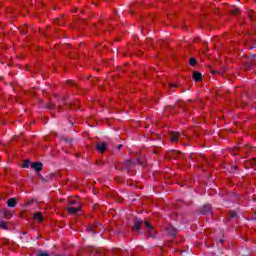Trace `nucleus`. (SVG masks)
<instances>
[{
    "label": "nucleus",
    "instance_id": "f257e3e1",
    "mask_svg": "<svg viewBox=\"0 0 256 256\" xmlns=\"http://www.w3.org/2000/svg\"><path fill=\"white\" fill-rule=\"evenodd\" d=\"M70 205H74L68 208V213L71 215H79L81 213V203L77 202V200H70Z\"/></svg>",
    "mask_w": 256,
    "mask_h": 256
},
{
    "label": "nucleus",
    "instance_id": "f03ea898",
    "mask_svg": "<svg viewBox=\"0 0 256 256\" xmlns=\"http://www.w3.org/2000/svg\"><path fill=\"white\" fill-rule=\"evenodd\" d=\"M144 225L147 229V234L149 237H155V235H157V232H155V228H153L151 224H149V222H144Z\"/></svg>",
    "mask_w": 256,
    "mask_h": 256
},
{
    "label": "nucleus",
    "instance_id": "7ed1b4c3",
    "mask_svg": "<svg viewBox=\"0 0 256 256\" xmlns=\"http://www.w3.org/2000/svg\"><path fill=\"white\" fill-rule=\"evenodd\" d=\"M30 167L36 171V173H39L43 170V163L41 162H31Z\"/></svg>",
    "mask_w": 256,
    "mask_h": 256
},
{
    "label": "nucleus",
    "instance_id": "20e7f679",
    "mask_svg": "<svg viewBox=\"0 0 256 256\" xmlns=\"http://www.w3.org/2000/svg\"><path fill=\"white\" fill-rule=\"evenodd\" d=\"M143 225V220L135 219L134 220V227L132 228L133 231H139L141 229V226Z\"/></svg>",
    "mask_w": 256,
    "mask_h": 256
},
{
    "label": "nucleus",
    "instance_id": "39448f33",
    "mask_svg": "<svg viewBox=\"0 0 256 256\" xmlns=\"http://www.w3.org/2000/svg\"><path fill=\"white\" fill-rule=\"evenodd\" d=\"M97 150L100 151V153H105V150L107 149V144L105 142H100L96 146Z\"/></svg>",
    "mask_w": 256,
    "mask_h": 256
},
{
    "label": "nucleus",
    "instance_id": "423d86ee",
    "mask_svg": "<svg viewBox=\"0 0 256 256\" xmlns=\"http://www.w3.org/2000/svg\"><path fill=\"white\" fill-rule=\"evenodd\" d=\"M202 215H209L211 213V205L207 204L201 209Z\"/></svg>",
    "mask_w": 256,
    "mask_h": 256
},
{
    "label": "nucleus",
    "instance_id": "0eeeda50",
    "mask_svg": "<svg viewBox=\"0 0 256 256\" xmlns=\"http://www.w3.org/2000/svg\"><path fill=\"white\" fill-rule=\"evenodd\" d=\"M101 229V224L100 225H91L87 227V231H89V233H97V229Z\"/></svg>",
    "mask_w": 256,
    "mask_h": 256
},
{
    "label": "nucleus",
    "instance_id": "6e6552de",
    "mask_svg": "<svg viewBox=\"0 0 256 256\" xmlns=\"http://www.w3.org/2000/svg\"><path fill=\"white\" fill-rule=\"evenodd\" d=\"M3 215H4L5 219H11L13 217V212H11L9 210H4Z\"/></svg>",
    "mask_w": 256,
    "mask_h": 256
},
{
    "label": "nucleus",
    "instance_id": "1a4fd4ad",
    "mask_svg": "<svg viewBox=\"0 0 256 256\" xmlns=\"http://www.w3.org/2000/svg\"><path fill=\"white\" fill-rule=\"evenodd\" d=\"M34 219H35L36 221H38L39 223H41V222L43 221V215H42L41 213H39V212H36V213L34 214Z\"/></svg>",
    "mask_w": 256,
    "mask_h": 256
},
{
    "label": "nucleus",
    "instance_id": "9d476101",
    "mask_svg": "<svg viewBox=\"0 0 256 256\" xmlns=\"http://www.w3.org/2000/svg\"><path fill=\"white\" fill-rule=\"evenodd\" d=\"M202 77H203V75H201V73H199V72H194L193 73L194 81H201Z\"/></svg>",
    "mask_w": 256,
    "mask_h": 256
},
{
    "label": "nucleus",
    "instance_id": "9b49d317",
    "mask_svg": "<svg viewBox=\"0 0 256 256\" xmlns=\"http://www.w3.org/2000/svg\"><path fill=\"white\" fill-rule=\"evenodd\" d=\"M8 207H15V205H17V201L15 200V198H10L7 202Z\"/></svg>",
    "mask_w": 256,
    "mask_h": 256
},
{
    "label": "nucleus",
    "instance_id": "f8f14e48",
    "mask_svg": "<svg viewBox=\"0 0 256 256\" xmlns=\"http://www.w3.org/2000/svg\"><path fill=\"white\" fill-rule=\"evenodd\" d=\"M167 231L170 233V235H175V233H177V230L172 226H169V228H167Z\"/></svg>",
    "mask_w": 256,
    "mask_h": 256
},
{
    "label": "nucleus",
    "instance_id": "ddd939ff",
    "mask_svg": "<svg viewBox=\"0 0 256 256\" xmlns=\"http://www.w3.org/2000/svg\"><path fill=\"white\" fill-rule=\"evenodd\" d=\"M29 165L31 166V161L26 160V161H24L22 167H24V169H27V168H29Z\"/></svg>",
    "mask_w": 256,
    "mask_h": 256
},
{
    "label": "nucleus",
    "instance_id": "4468645a",
    "mask_svg": "<svg viewBox=\"0 0 256 256\" xmlns=\"http://www.w3.org/2000/svg\"><path fill=\"white\" fill-rule=\"evenodd\" d=\"M179 139V134L178 133H172V141L175 142Z\"/></svg>",
    "mask_w": 256,
    "mask_h": 256
},
{
    "label": "nucleus",
    "instance_id": "2eb2a0df",
    "mask_svg": "<svg viewBox=\"0 0 256 256\" xmlns=\"http://www.w3.org/2000/svg\"><path fill=\"white\" fill-rule=\"evenodd\" d=\"M248 17L253 21L255 19V13L253 11L249 12Z\"/></svg>",
    "mask_w": 256,
    "mask_h": 256
},
{
    "label": "nucleus",
    "instance_id": "dca6fc26",
    "mask_svg": "<svg viewBox=\"0 0 256 256\" xmlns=\"http://www.w3.org/2000/svg\"><path fill=\"white\" fill-rule=\"evenodd\" d=\"M231 13H232V15H237V13H239V9L238 8H233L231 10Z\"/></svg>",
    "mask_w": 256,
    "mask_h": 256
},
{
    "label": "nucleus",
    "instance_id": "f3484780",
    "mask_svg": "<svg viewBox=\"0 0 256 256\" xmlns=\"http://www.w3.org/2000/svg\"><path fill=\"white\" fill-rule=\"evenodd\" d=\"M0 227H1V229H7V223L0 222Z\"/></svg>",
    "mask_w": 256,
    "mask_h": 256
},
{
    "label": "nucleus",
    "instance_id": "a211bd4d",
    "mask_svg": "<svg viewBox=\"0 0 256 256\" xmlns=\"http://www.w3.org/2000/svg\"><path fill=\"white\" fill-rule=\"evenodd\" d=\"M196 63H197V60H195V58L190 59V65L194 66L196 65Z\"/></svg>",
    "mask_w": 256,
    "mask_h": 256
},
{
    "label": "nucleus",
    "instance_id": "6ab92c4d",
    "mask_svg": "<svg viewBox=\"0 0 256 256\" xmlns=\"http://www.w3.org/2000/svg\"><path fill=\"white\" fill-rule=\"evenodd\" d=\"M168 87H170V88L177 87V84L170 83V84H168Z\"/></svg>",
    "mask_w": 256,
    "mask_h": 256
},
{
    "label": "nucleus",
    "instance_id": "aec40b11",
    "mask_svg": "<svg viewBox=\"0 0 256 256\" xmlns=\"http://www.w3.org/2000/svg\"><path fill=\"white\" fill-rule=\"evenodd\" d=\"M231 217H232V218L237 217V213H235V212L231 213Z\"/></svg>",
    "mask_w": 256,
    "mask_h": 256
},
{
    "label": "nucleus",
    "instance_id": "412c9836",
    "mask_svg": "<svg viewBox=\"0 0 256 256\" xmlns=\"http://www.w3.org/2000/svg\"><path fill=\"white\" fill-rule=\"evenodd\" d=\"M127 163H128V167H131V161L129 160Z\"/></svg>",
    "mask_w": 256,
    "mask_h": 256
},
{
    "label": "nucleus",
    "instance_id": "4be33fe9",
    "mask_svg": "<svg viewBox=\"0 0 256 256\" xmlns=\"http://www.w3.org/2000/svg\"><path fill=\"white\" fill-rule=\"evenodd\" d=\"M255 57H256V55H255V54H253V55H252V59H255Z\"/></svg>",
    "mask_w": 256,
    "mask_h": 256
},
{
    "label": "nucleus",
    "instance_id": "5701e85b",
    "mask_svg": "<svg viewBox=\"0 0 256 256\" xmlns=\"http://www.w3.org/2000/svg\"><path fill=\"white\" fill-rule=\"evenodd\" d=\"M121 147H123V145H119V146H118V149H121Z\"/></svg>",
    "mask_w": 256,
    "mask_h": 256
}]
</instances>
